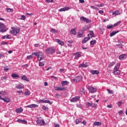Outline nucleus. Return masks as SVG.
<instances>
[{"label":"nucleus","mask_w":127,"mask_h":127,"mask_svg":"<svg viewBox=\"0 0 127 127\" xmlns=\"http://www.w3.org/2000/svg\"><path fill=\"white\" fill-rule=\"evenodd\" d=\"M92 108H97V104H94V105L92 106Z\"/></svg>","instance_id":"obj_60"},{"label":"nucleus","mask_w":127,"mask_h":127,"mask_svg":"<svg viewBox=\"0 0 127 127\" xmlns=\"http://www.w3.org/2000/svg\"><path fill=\"white\" fill-rule=\"evenodd\" d=\"M107 92L109 93V94H114V91L110 90L109 89H107Z\"/></svg>","instance_id":"obj_47"},{"label":"nucleus","mask_w":127,"mask_h":127,"mask_svg":"<svg viewBox=\"0 0 127 127\" xmlns=\"http://www.w3.org/2000/svg\"><path fill=\"white\" fill-rule=\"evenodd\" d=\"M87 89L91 94H93V93H96L97 91V88L92 87L91 86H88L87 87Z\"/></svg>","instance_id":"obj_7"},{"label":"nucleus","mask_w":127,"mask_h":127,"mask_svg":"<svg viewBox=\"0 0 127 127\" xmlns=\"http://www.w3.org/2000/svg\"><path fill=\"white\" fill-rule=\"evenodd\" d=\"M2 101H4L5 103H9V98L5 97V98H2L1 99Z\"/></svg>","instance_id":"obj_29"},{"label":"nucleus","mask_w":127,"mask_h":127,"mask_svg":"<svg viewBox=\"0 0 127 127\" xmlns=\"http://www.w3.org/2000/svg\"><path fill=\"white\" fill-rule=\"evenodd\" d=\"M21 79L24 81H26V82H29V80H28L27 77L25 76V75L22 76Z\"/></svg>","instance_id":"obj_26"},{"label":"nucleus","mask_w":127,"mask_h":127,"mask_svg":"<svg viewBox=\"0 0 127 127\" xmlns=\"http://www.w3.org/2000/svg\"><path fill=\"white\" fill-rule=\"evenodd\" d=\"M126 57L127 55H126V54H123L119 56V59H120V60H123V59H124V58H125V57Z\"/></svg>","instance_id":"obj_28"},{"label":"nucleus","mask_w":127,"mask_h":127,"mask_svg":"<svg viewBox=\"0 0 127 127\" xmlns=\"http://www.w3.org/2000/svg\"><path fill=\"white\" fill-rule=\"evenodd\" d=\"M117 46H119V47H121V48H122V47H123V45L122 44H119L117 45Z\"/></svg>","instance_id":"obj_58"},{"label":"nucleus","mask_w":127,"mask_h":127,"mask_svg":"<svg viewBox=\"0 0 127 127\" xmlns=\"http://www.w3.org/2000/svg\"><path fill=\"white\" fill-rule=\"evenodd\" d=\"M82 78L83 77H82V75L77 76L76 77H75V78L73 79V81L76 82V83H77V82L81 81Z\"/></svg>","instance_id":"obj_13"},{"label":"nucleus","mask_w":127,"mask_h":127,"mask_svg":"<svg viewBox=\"0 0 127 127\" xmlns=\"http://www.w3.org/2000/svg\"><path fill=\"white\" fill-rule=\"evenodd\" d=\"M23 111V109H22V108H20L15 110V112L17 114H19V113H21V112H22Z\"/></svg>","instance_id":"obj_27"},{"label":"nucleus","mask_w":127,"mask_h":127,"mask_svg":"<svg viewBox=\"0 0 127 127\" xmlns=\"http://www.w3.org/2000/svg\"><path fill=\"white\" fill-rule=\"evenodd\" d=\"M45 64L44 62H39V65L40 67H42V66H44Z\"/></svg>","instance_id":"obj_46"},{"label":"nucleus","mask_w":127,"mask_h":127,"mask_svg":"<svg viewBox=\"0 0 127 127\" xmlns=\"http://www.w3.org/2000/svg\"><path fill=\"white\" fill-rule=\"evenodd\" d=\"M115 64H116V62H112V63H110L108 65V67H113V66H114Z\"/></svg>","instance_id":"obj_33"},{"label":"nucleus","mask_w":127,"mask_h":127,"mask_svg":"<svg viewBox=\"0 0 127 127\" xmlns=\"http://www.w3.org/2000/svg\"><path fill=\"white\" fill-rule=\"evenodd\" d=\"M61 84H62V87H64V86H68V85H69V83L68 81H67L65 80V81H63L61 82Z\"/></svg>","instance_id":"obj_18"},{"label":"nucleus","mask_w":127,"mask_h":127,"mask_svg":"<svg viewBox=\"0 0 127 127\" xmlns=\"http://www.w3.org/2000/svg\"><path fill=\"white\" fill-rule=\"evenodd\" d=\"M81 122H82L81 119H77L75 120V124L76 125H79Z\"/></svg>","instance_id":"obj_34"},{"label":"nucleus","mask_w":127,"mask_h":127,"mask_svg":"<svg viewBox=\"0 0 127 127\" xmlns=\"http://www.w3.org/2000/svg\"><path fill=\"white\" fill-rule=\"evenodd\" d=\"M24 94L25 96H29V95H30V91H29L28 89H26Z\"/></svg>","instance_id":"obj_32"},{"label":"nucleus","mask_w":127,"mask_h":127,"mask_svg":"<svg viewBox=\"0 0 127 127\" xmlns=\"http://www.w3.org/2000/svg\"><path fill=\"white\" fill-rule=\"evenodd\" d=\"M51 32H52V33H57L58 31H57V30L52 28V29H51Z\"/></svg>","instance_id":"obj_37"},{"label":"nucleus","mask_w":127,"mask_h":127,"mask_svg":"<svg viewBox=\"0 0 127 127\" xmlns=\"http://www.w3.org/2000/svg\"><path fill=\"white\" fill-rule=\"evenodd\" d=\"M81 21H84L86 23H89L91 22V20H89V19L85 17H81L80 18Z\"/></svg>","instance_id":"obj_12"},{"label":"nucleus","mask_w":127,"mask_h":127,"mask_svg":"<svg viewBox=\"0 0 127 127\" xmlns=\"http://www.w3.org/2000/svg\"><path fill=\"white\" fill-rule=\"evenodd\" d=\"M5 92L4 91H0V95H1L2 96H3L5 95Z\"/></svg>","instance_id":"obj_49"},{"label":"nucleus","mask_w":127,"mask_h":127,"mask_svg":"<svg viewBox=\"0 0 127 127\" xmlns=\"http://www.w3.org/2000/svg\"><path fill=\"white\" fill-rule=\"evenodd\" d=\"M17 93H18V94H19L20 93H21V94H23V92L21 90L17 91Z\"/></svg>","instance_id":"obj_57"},{"label":"nucleus","mask_w":127,"mask_h":127,"mask_svg":"<svg viewBox=\"0 0 127 127\" xmlns=\"http://www.w3.org/2000/svg\"><path fill=\"white\" fill-rule=\"evenodd\" d=\"M26 108H29L30 109H32V108H38V105L36 104H31V105L27 106Z\"/></svg>","instance_id":"obj_17"},{"label":"nucleus","mask_w":127,"mask_h":127,"mask_svg":"<svg viewBox=\"0 0 127 127\" xmlns=\"http://www.w3.org/2000/svg\"><path fill=\"white\" fill-rule=\"evenodd\" d=\"M82 92H81V94L83 95L84 93H85V89L84 88H82Z\"/></svg>","instance_id":"obj_52"},{"label":"nucleus","mask_w":127,"mask_h":127,"mask_svg":"<svg viewBox=\"0 0 127 127\" xmlns=\"http://www.w3.org/2000/svg\"><path fill=\"white\" fill-rule=\"evenodd\" d=\"M79 2L81 3H84L85 2V1L84 0H79Z\"/></svg>","instance_id":"obj_59"},{"label":"nucleus","mask_w":127,"mask_h":127,"mask_svg":"<svg viewBox=\"0 0 127 127\" xmlns=\"http://www.w3.org/2000/svg\"><path fill=\"white\" fill-rule=\"evenodd\" d=\"M39 104H42V103H45V104H49V105H52L53 103L49 100L47 99H40L38 101Z\"/></svg>","instance_id":"obj_6"},{"label":"nucleus","mask_w":127,"mask_h":127,"mask_svg":"<svg viewBox=\"0 0 127 127\" xmlns=\"http://www.w3.org/2000/svg\"><path fill=\"white\" fill-rule=\"evenodd\" d=\"M15 88L16 89H24V85L22 83L16 85Z\"/></svg>","instance_id":"obj_16"},{"label":"nucleus","mask_w":127,"mask_h":127,"mask_svg":"<svg viewBox=\"0 0 127 127\" xmlns=\"http://www.w3.org/2000/svg\"><path fill=\"white\" fill-rule=\"evenodd\" d=\"M86 105L87 106V107H91V106L93 105V102H86Z\"/></svg>","instance_id":"obj_40"},{"label":"nucleus","mask_w":127,"mask_h":127,"mask_svg":"<svg viewBox=\"0 0 127 127\" xmlns=\"http://www.w3.org/2000/svg\"><path fill=\"white\" fill-rule=\"evenodd\" d=\"M68 43H70V44H72L73 43V41L72 40H68L67 41Z\"/></svg>","instance_id":"obj_56"},{"label":"nucleus","mask_w":127,"mask_h":127,"mask_svg":"<svg viewBox=\"0 0 127 127\" xmlns=\"http://www.w3.org/2000/svg\"><path fill=\"white\" fill-rule=\"evenodd\" d=\"M120 67H121V64H117L114 67L113 69V74L114 75H120L121 74V71L119 70L120 69Z\"/></svg>","instance_id":"obj_2"},{"label":"nucleus","mask_w":127,"mask_h":127,"mask_svg":"<svg viewBox=\"0 0 127 127\" xmlns=\"http://www.w3.org/2000/svg\"><path fill=\"white\" fill-rule=\"evenodd\" d=\"M11 77H12V78H18V77H19V75H17V74L13 73L11 75Z\"/></svg>","instance_id":"obj_35"},{"label":"nucleus","mask_w":127,"mask_h":127,"mask_svg":"<svg viewBox=\"0 0 127 127\" xmlns=\"http://www.w3.org/2000/svg\"><path fill=\"white\" fill-rule=\"evenodd\" d=\"M121 13L119 10H116L112 13V15H120Z\"/></svg>","instance_id":"obj_24"},{"label":"nucleus","mask_w":127,"mask_h":127,"mask_svg":"<svg viewBox=\"0 0 127 127\" xmlns=\"http://www.w3.org/2000/svg\"><path fill=\"white\" fill-rule=\"evenodd\" d=\"M89 33L90 34L88 35V37L84 38V39L82 40V43H86L87 41L91 39V37H95V36H94V35H95V34H94V32L90 31Z\"/></svg>","instance_id":"obj_3"},{"label":"nucleus","mask_w":127,"mask_h":127,"mask_svg":"<svg viewBox=\"0 0 127 127\" xmlns=\"http://www.w3.org/2000/svg\"><path fill=\"white\" fill-rule=\"evenodd\" d=\"M89 28H88L87 27H84L83 28V30H84V31L87 30V29H88Z\"/></svg>","instance_id":"obj_54"},{"label":"nucleus","mask_w":127,"mask_h":127,"mask_svg":"<svg viewBox=\"0 0 127 127\" xmlns=\"http://www.w3.org/2000/svg\"><path fill=\"white\" fill-rule=\"evenodd\" d=\"M32 55H35V56H37L38 61H41V60L44 59V55L41 52H36L33 53Z\"/></svg>","instance_id":"obj_1"},{"label":"nucleus","mask_w":127,"mask_h":127,"mask_svg":"<svg viewBox=\"0 0 127 127\" xmlns=\"http://www.w3.org/2000/svg\"><path fill=\"white\" fill-rule=\"evenodd\" d=\"M20 29L18 27H12V30L10 31L12 35H16L19 33Z\"/></svg>","instance_id":"obj_4"},{"label":"nucleus","mask_w":127,"mask_h":127,"mask_svg":"<svg viewBox=\"0 0 127 127\" xmlns=\"http://www.w3.org/2000/svg\"><path fill=\"white\" fill-rule=\"evenodd\" d=\"M22 67H24V68H26V67H28V64H24L22 66Z\"/></svg>","instance_id":"obj_53"},{"label":"nucleus","mask_w":127,"mask_h":127,"mask_svg":"<svg viewBox=\"0 0 127 127\" xmlns=\"http://www.w3.org/2000/svg\"><path fill=\"white\" fill-rule=\"evenodd\" d=\"M17 123H21V124H24V125H26L27 124V121L21 119H18L17 120Z\"/></svg>","instance_id":"obj_21"},{"label":"nucleus","mask_w":127,"mask_h":127,"mask_svg":"<svg viewBox=\"0 0 127 127\" xmlns=\"http://www.w3.org/2000/svg\"><path fill=\"white\" fill-rule=\"evenodd\" d=\"M60 125L59 124H55V127H59Z\"/></svg>","instance_id":"obj_63"},{"label":"nucleus","mask_w":127,"mask_h":127,"mask_svg":"<svg viewBox=\"0 0 127 127\" xmlns=\"http://www.w3.org/2000/svg\"><path fill=\"white\" fill-rule=\"evenodd\" d=\"M64 69H63V68H60V69H59V72H60V73H63V72H64Z\"/></svg>","instance_id":"obj_50"},{"label":"nucleus","mask_w":127,"mask_h":127,"mask_svg":"<svg viewBox=\"0 0 127 127\" xmlns=\"http://www.w3.org/2000/svg\"><path fill=\"white\" fill-rule=\"evenodd\" d=\"M90 8H92L93 9H95L96 10H99V8L97 7H95L94 5L90 6Z\"/></svg>","instance_id":"obj_43"},{"label":"nucleus","mask_w":127,"mask_h":127,"mask_svg":"<svg viewBox=\"0 0 127 127\" xmlns=\"http://www.w3.org/2000/svg\"><path fill=\"white\" fill-rule=\"evenodd\" d=\"M114 26H113V24H110L107 25V29H111V28H113V27Z\"/></svg>","instance_id":"obj_44"},{"label":"nucleus","mask_w":127,"mask_h":127,"mask_svg":"<svg viewBox=\"0 0 127 127\" xmlns=\"http://www.w3.org/2000/svg\"><path fill=\"white\" fill-rule=\"evenodd\" d=\"M56 51V49L54 47H50L46 50V52L48 54H53V53H55Z\"/></svg>","instance_id":"obj_5"},{"label":"nucleus","mask_w":127,"mask_h":127,"mask_svg":"<svg viewBox=\"0 0 127 127\" xmlns=\"http://www.w3.org/2000/svg\"><path fill=\"white\" fill-rule=\"evenodd\" d=\"M55 90L56 91H66L67 87H57L56 86L54 87Z\"/></svg>","instance_id":"obj_10"},{"label":"nucleus","mask_w":127,"mask_h":127,"mask_svg":"<svg viewBox=\"0 0 127 127\" xmlns=\"http://www.w3.org/2000/svg\"><path fill=\"white\" fill-rule=\"evenodd\" d=\"M36 123L39 126H46V123H45V121H44V120H37Z\"/></svg>","instance_id":"obj_9"},{"label":"nucleus","mask_w":127,"mask_h":127,"mask_svg":"<svg viewBox=\"0 0 127 127\" xmlns=\"http://www.w3.org/2000/svg\"><path fill=\"white\" fill-rule=\"evenodd\" d=\"M84 35V32L82 30H79L78 32L77 35L78 37L81 38L83 37V35Z\"/></svg>","instance_id":"obj_19"},{"label":"nucleus","mask_w":127,"mask_h":127,"mask_svg":"<svg viewBox=\"0 0 127 127\" xmlns=\"http://www.w3.org/2000/svg\"><path fill=\"white\" fill-rule=\"evenodd\" d=\"M69 32L71 34H73V35H76V34H77V33H76V30H75V29H71Z\"/></svg>","instance_id":"obj_25"},{"label":"nucleus","mask_w":127,"mask_h":127,"mask_svg":"<svg viewBox=\"0 0 127 127\" xmlns=\"http://www.w3.org/2000/svg\"><path fill=\"white\" fill-rule=\"evenodd\" d=\"M73 55L74 56V59H78V58H80L81 57V53L77 52L73 54Z\"/></svg>","instance_id":"obj_15"},{"label":"nucleus","mask_w":127,"mask_h":127,"mask_svg":"<svg viewBox=\"0 0 127 127\" xmlns=\"http://www.w3.org/2000/svg\"><path fill=\"white\" fill-rule=\"evenodd\" d=\"M121 105H122V102H118V105L119 106V107H121Z\"/></svg>","instance_id":"obj_61"},{"label":"nucleus","mask_w":127,"mask_h":127,"mask_svg":"<svg viewBox=\"0 0 127 127\" xmlns=\"http://www.w3.org/2000/svg\"><path fill=\"white\" fill-rule=\"evenodd\" d=\"M7 44V42H4L1 44V45H6Z\"/></svg>","instance_id":"obj_55"},{"label":"nucleus","mask_w":127,"mask_h":127,"mask_svg":"<svg viewBox=\"0 0 127 127\" xmlns=\"http://www.w3.org/2000/svg\"><path fill=\"white\" fill-rule=\"evenodd\" d=\"M121 23H122V22L121 21H119V22H118L114 24V25H113L114 27H115L116 26H118V25H119V24H121Z\"/></svg>","instance_id":"obj_41"},{"label":"nucleus","mask_w":127,"mask_h":127,"mask_svg":"<svg viewBox=\"0 0 127 127\" xmlns=\"http://www.w3.org/2000/svg\"><path fill=\"white\" fill-rule=\"evenodd\" d=\"M32 58H33V57L32 56V55H30V56H28L27 57V59H32Z\"/></svg>","instance_id":"obj_48"},{"label":"nucleus","mask_w":127,"mask_h":127,"mask_svg":"<svg viewBox=\"0 0 127 127\" xmlns=\"http://www.w3.org/2000/svg\"><path fill=\"white\" fill-rule=\"evenodd\" d=\"M101 125H102V123L100 122H96L93 124V126H96L97 127L101 126Z\"/></svg>","instance_id":"obj_31"},{"label":"nucleus","mask_w":127,"mask_h":127,"mask_svg":"<svg viewBox=\"0 0 127 127\" xmlns=\"http://www.w3.org/2000/svg\"><path fill=\"white\" fill-rule=\"evenodd\" d=\"M80 96H75L74 97H73L71 100L70 102H78L79 100H80Z\"/></svg>","instance_id":"obj_14"},{"label":"nucleus","mask_w":127,"mask_h":127,"mask_svg":"<svg viewBox=\"0 0 127 127\" xmlns=\"http://www.w3.org/2000/svg\"><path fill=\"white\" fill-rule=\"evenodd\" d=\"M7 78V76H2V77L1 78V80L2 81V80H5V79H6Z\"/></svg>","instance_id":"obj_51"},{"label":"nucleus","mask_w":127,"mask_h":127,"mask_svg":"<svg viewBox=\"0 0 127 127\" xmlns=\"http://www.w3.org/2000/svg\"><path fill=\"white\" fill-rule=\"evenodd\" d=\"M96 40H92L90 41V45H95L96 44Z\"/></svg>","instance_id":"obj_39"},{"label":"nucleus","mask_w":127,"mask_h":127,"mask_svg":"<svg viewBox=\"0 0 127 127\" xmlns=\"http://www.w3.org/2000/svg\"><path fill=\"white\" fill-rule=\"evenodd\" d=\"M118 32H119V31H117V32L115 31V32H111L110 34L111 37L114 36V35H116V34H117V33H118Z\"/></svg>","instance_id":"obj_36"},{"label":"nucleus","mask_w":127,"mask_h":127,"mask_svg":"<svg viewBox=\"0 0 127 127\" xmlns=\"http://www.w3.org/2000/svg\"><path fill=\"white\" fill-rule=\"evenodd\" d=\"M47 2H52L53 1V0H46Z\"/></svg>","instance_id":"obj_64"},{"label":"nucleus","mask_w":127,"mask_h":127,"mask_svg":"<svg viewBox=\"0 0 127 127\" xmlns=\"http://www.w3.org/2000/svg\"><path fill=\"white\" fill-rule=\"evenodd\" d=\"M55 42H57L58 44L61 46H63L65 44L64 41H61V40L58 39H55Z\"/></svg>","instance_id":"obj_11"},{"label":"nucleus","mask_w":127,"mask_h":127,"mask_svg":"<svg viewBox=\"0 0 127 127\" xmlns=\"http://www.w3.org/2000/svg\"><path fill=\"white\" fill-rule=\"evenodd\" d=\"M2 38L3 39H5V38H6L7 39H10V38H9V36L8 35L2 36Z\"/></svg>","instance_id":"obj_38"},{"label":"nucleus","mask_w":127,"mask_h":127,"mask_svg":"<svg viewBox=\"0 0 127 127\" xmlns=\"http://www.w3.org/2000/svg\"><path fill=\"white\" fill-rule=\"evenodd\" d=\"M6 27L2 23H0V32H5Z\"/></svg>","instance_id":"obj_8"},{"label":"nucleus","mask_w":127,"mask_h":127,"mask_svg":"<svg viewBox=\"0 0 127 127\" xmlns=\"http://www.w3.org/2000/svg\"><path fill=\"white\" fill-rule=\"evenodd\" d=\"M70 9V7H65L64 8H61L59 11L62 12V11H66V10H69Z\"/></svg>","instance_id":"obj_22"},{"label":"nucleus","mask_w":127,"mask_h":127,"mask_svg":"<svg viewBox=\"0 0 127 127\" xmlns=\"http://www.w3.org/2000/svg\"><path fill=\"white\" fill-rule=\"evenodd\" d=\"M42 109L44 110V111H48V107H46L45 106H43Z\"/></svg>","instance_id":"obj_45"},{"label":"nucleus","mask_w":127,"mask_h":127,"mask_svg":"<svg viewBox=\"0 0 127 127\" xmlns=\"http://www.w3.org/2000/svg\"><path fill=\"white\" fill-rule=\"evenodd\" d=\"M90 72L91 73V74H92V75H98V74L100 73V72H99V71L97 70H91Z\"/></svg>","instance_id":"obj_23"},{"label":"nucleus","mask_w":127,"mask_h":127,"mask_svg":"<svg viewBox=\"0 0 127 127\" xmlns=\"http://www.w3.org/2000/svg\"><path fill=\"white\" fill-rule=\"evenodd\" d=\"M5 10L7 12H12L13 11V9L11 8H6Z\"/></svg>","instance_id":"obj_30"},{"label":"nucleus","mask_w":127,"mask_h":127,"mask_svg":"<svg viewBox=\"0 0 127 127\" xmlns=\"http://www.w3.org/2000/svg\"><path fill=\"white\" fill-rule=\"evenodd\" d=\"M20 19L21 20H25V19H26V17H25V16L24 15H21Z\"/></svg>","instance_id":"obj_42"},{"label":"nucleus","mask_w":127,"mask_h":127,"mask_svg":"<svg viewBox=\"0 0 127 127\" xmlns=\"http://www.w3.org/2000/svg\"><path fill=\"white\" fill-rule=\"evenodd\" d=\"M119 114H120V115H123V114H124V112H123V111H120L119 112Z\"/></svg>","instance_id":"obj_62"},{"label":"nucleus","mask_w":127,"mask_h":127,"mask_svg":"<svg viewBox=\"0 0 127 127\" xmlns=\"http://www.w3.org/2000/svg\"><path fill=\"white\" fill-rule=\"evenodd\" d=\"M79 68H86L88 67V64H81L79 66Z\"/></svg>","instance_id":"obj_20"}]
</instances>
